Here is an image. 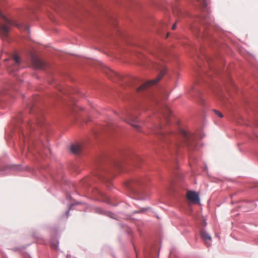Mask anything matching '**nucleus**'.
<instances>
[{"label":"nucleus","mask_w":258,"mask_h":258,"mask_svg":"<svg viewBox=\"0 0 258 258\" xmlns=\"http://www.w3.org/2000/svg\"><path fill=\"white\" fill-rule=\"evenodd\" d=\"M180 138V144L184 145L190 149L196 146L197 139L194 134L184 130H180L178 134Z\"/></svg>","instance_id":"1"},{"label":"nucleus","mask_w":258,"mask_h":258,"mask_svg":"<svg viewBox=\"0 0 258 258\" xmlns=\"http://www.w3.org/2000/svg\"><path fill=\"white\" fill-rule=\"evenodd\" d=\"M10 72H15L22 67L21 60L17 54H14L7 64Z\"/></svg>","instance_id":"2"},{"label":"nucleus","mask_w":258,"mask_h":258,"mask_svg":"<svg viewBox=\"0 0 258 258\" xmlns=\"http://www.w3.org/2000/svg\"><path fill=\"white\" fill-rule=\"evenodd\" d=\"M158 57H159L158 61L152 62L153 67L158 72L157 78L156 79L151 80V81H160L163 78V76L166 73V68L162 63V58L159 56H158Z\"/></svg>","instance_id":"3"},{"label":"nucleus","mask_w":258,"mask_h":258,"mask_svg":"<svg viewBox=\"0 0 258 258\" xmlns=\"http://www.w3.org/2000/svg\"><path fill=\"white\" fill-rule=\"evenodd\" d=\"M104 73L109 76L110 79L113 80H122L124 79L135 80V78L127 74H118L108 68H106Z\"/></svg>","instance_id":"4"},{"label":"nucleus","mask_w":258,"mask_h":258,"mask_svg":"<svg viewBox=\"0 0 258 258\" xmlns=\"http://www.w3.org/2000/svg\"><path fill=\"white\" fill-rule=\"evenodd\" d=\"M155 133L159 136L161 140H166L169 136V134H172L174 136H176L177 135L174 134L172 132L168 133L164 130L162 126L159 125L156 127Z\"/></svg>","instance_id":"5"},{"label":"nucleus","mask_w":258,"mask_h":258,"mask_svg":"<svg viewBox=\"0 0 258 258\" xmlns=\"http://www.w3.org/2000/svg\"><path fill=\"white\" fill-rule=\"evenodd\" d=\"M32 63L33 66L36 69L43 70L47 67V63L46 62L34 56L32 57Z\"/></svg>","instance_id":"6"},{"label":"nucleus","mask_w":258,"mask_h":258,"mask_svg":"<svg viewBox=\"0 0 258 258\" xmlns=\"http://www.w3.org/2000/svg\"><path fill=\"white\" fill-rule=\"evenodd\" d=\"M187 199L193 204H198L200 199L198 194L194 191H188L186 193Z\"/></svg>","instance_id":"7"},{"label":"nucleus","mask_w":258,"mask_h":258,"mask_svg":"<svg viewBox=\"0 0 258 258\" xmlns=\"http://www.w3.org/2000/svg\"><path fill=\"white\" fill-rule=\"evenodd\" d=\"M201 237L205 241V244L208 247L211 244L212 237L204 230H202L200 232Z\"/></svg>","instance_id":"8"},{"label":"nucleus","mask_w":258,"mask_h":258,"mask_svg":"<svg viewBox=\"0 0 258 258\" xmlns=\"http://www.w3.org/2000/svg\"><path fill=\"white\" fill-rule=\"evenodd\" d=\"M140 184V181L137 179L131 181L127 183V187L132 190H135Z\"/></svg>","instance_id":"9"},{"label":"nucleus","mask_w":258,"mask_h":258,"mask_svg":"<svg viewBox=\"0 0 258 258\" xmlns=\"http://www.w3.org/2000/svg\"><path fill=\"white\" fill-rule=\"evenodd\" d=\"M71 151L75 154H78L81 150V147L79 145H72L70 148Z\"/></svg>","instance_id":"10"},{"label":"nucleus","mask_w":258,"mask_h":258,"mask_svg":"<svg viewBox=\"0 0 258 258\" xmlns=\"http://www.w3.org/2000/svg\"><path fill=\"white\" fill-rule=\"evenodd\" d=\"M155 82H145L137 89V91L140 92L144 90L149 87L150 85H153Z\"/></svg>","instance_id":"11"},{"label":"nucleus","mask_w":258,"mask_h":258,"mask_svg":"<svg viewBox=\"0 0 258 258\" xmlns=\"http://www.w3.org/2000/svg\"><path fill=\"white\" fill-rule=\"evenodd\" d=\"M162 113L165 117V119H166L167 123H168V122H169L168 117H169V115L171 114V110L169 109V108L168 107L166 106V107H165L164 110L163 111Z\"/></svg>","instance_id":"12"},{"label":"nucleus","mask_w":258,"mask_h":258,"mask_svg":"<svg viewBox=\"0 0 258 258\" xmlns=\"http://www.w3.org/2000/svg\"><path fill=\"white\" fill-rule=\"evenodd\" d=\"M199 4L203 8H205L208 5V0H197Z\"/></svg>","instance_id":"13"},{"label":"nucleus","mask_w":258,"mask_h":258,"mask_svg":"<svg viewBox=\"0 0 258 258\" xmlns=\"http://www.w3.org/2000/svg\"><path fill=\"white\" fill-rule=\"evenodd\" d=\"M126 121L131 124L133 126L135 127L137 130L139 131L140 126L136 124V122H131V121H133L132 119H130L128 120H126Z\"/></svg>","instance_id":"14"},{"label":"nucleus","mask_w":258,"mask_h":258,"mask_svg":"<svg viewBox=\"0 0 258 258\" xmlns=\"http://www.w3.org/2000/svg\"><path fill=\"white\" fill-rule=\"evenodd\" d=\"M213 111L215 113V114L216 115H217V116H218L219 117H220V118L223 117V114L220 112H219V111H218L217 110H215V109H214Z\"/></svg>","instance_id":"15"},{"label":"nucleus","mask_w":258,"mask_h":258,"mask_svg":"<svg viewBox=\"0 0 258 258\" xmlns=\"http://www.w3.org/2000/svg\"><path fill=\"white\" fill-rule=\"evenodd\" d=\"M148 209V208H144L138 212H136V213H143V212L146 211Z\"/></svg>","instance_id":"16"},{"label":"nucleus","mask_w":258,"mask_h":258,"mask_svg":"<svg viewBox=\"0 0 258 258\" xmlns=\"http://www.w3.org/2000/svg\"><path fill=\"white\" fill-rule=\"evenodd\" d=\"M132 119L133 120V121H131V122H136V121H136L137 118H134V120H134L132 117H128L126 120H128V119Z\"/></svg>","instance_id":"17"},{"label":"nucleus","mask_w":258,"mask_h":258,"mask_svg":"<svg viewBox=\"0 0 258 258\" xmlns=\"http://www.w3.org/2000/svg\"><path fill=\"white\" fill-rule=\"evenodd\" d=\"M132 119L133 120V121H131V122H136V121H136L137 118H134V120H134L132 117H128L126 120H128V119Z\"/></svg>","instance_id":"18"},{"label":"nucleus","mask_w":258,"mask_h":258,"mask_svg":"<svg viewBox=\"0 0 258 258\" xmlns=\"http://www.w3.org/2000/svg\"><path fill=\"white\" fill-rule=\"evenodd\" d=\"M176 27V24H174L173 26H172V30H175V28Z\"/></svg>","instance_id":"19"},{"label":"nucleus","mask_w":258,"mask_h":258,"mask_svg":"<svg viewBox=\"0 0 258 258\" xmlns=\"http://www.w3.org/2000/svg\"><path fill=\"white\" fill-rule=\"evenodd\" d=\"M32 79H39V78H38L37 76H35L34 78H32Z\"/></svg>","instance_id":"20"},{"label":"nucleus","mask_w":258,"mask_h":258,"mask_svg":"<svg viewBox=\"0 0 258 258\" xmlns=\"http://www.w3.org/2000/svg\"><path fill=\"white\" fill-rule=\"evenodd\" d=\"M212 72H215V70H212Z\"/></svg>","instance_id":"21"}]
</instances>
